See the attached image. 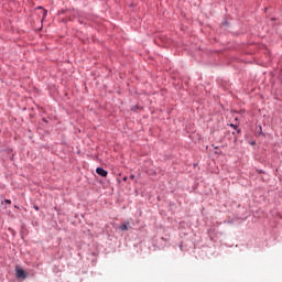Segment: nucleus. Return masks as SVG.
Listing matches in <instances>:
<instances>
[{"label":"nucleus","instance_id":"f257e3e1","mask_svg":"<svg viewBox=\"0 0 282 282\" xmlns=\"http://www.w3.org/2000/svg\"><path fill=\"white\" fill-rule=\"evenodd\" d=\"M95 172H97V174H99L102 177H106L108 172L105 171L102 167H97V170H95Z\"/></svg>","mask_w":282,"mask_h":282},{"label":"nucleus","instance_id":"f03ea898","mask_svg":"<svg viewBox=\"0 0 282 282\" xmlns=\"http://www.w3.org/2000/svg\"><path fill=\"white\" fill-rule=\"evenodd\" d=\"M17 276H18V279H25L26 278L25 271L22 270V269H18L17 270Z\"/></svg>","mask_w":282,"mask_h":282},{"label":"nucleus","instance_id":"7ed1b4c3","mask_svg":"<svg viewBox=\"0 0 282 282\" xmlns=\"http://www.w3.org/2000/svg\"><path fill=\"white\" fill-rule=\"evenodd\" d=\"M128 226H130L129 221H127L126 224L119 226V229H121L122 231H127L129 229Z\"/></svg>","mask_w":282,"mask_h":282},{"label":"nucleus","instance_id":"20e7f679","mask_svg":"<svg viewBox=\"0 0 282 282\" xmlns=\"http://www.w3.org/2000/svg\"><path fill=\"white\" fill-rule=\"evenodd\" d=\"M42 12H43V20H44L47 14V11L43 9Z\"/></svg>","mask_w":282,"mask_h":282},{"label":"nucleus","instance_id":"39448f33","mask_svg":"<svg viewBox=\"0 0 282 282\" xmlns=\"http://www.w3.org/2000/svg\"><path fill=\"white\" fill-rule=\"evenodd\" d=\"M4 203L10 205L12 202L10 199H6Z\"/></svg>","mask_w":282,"mask_h":282},{"label":"nucleus","instance_id":"423d86ee","mask_svg":"<svg viewBox=\"0 0 282 282\" xmlns=\"http://www.w3.org/2000/svg\"><path fill=\"white\" fill-rule=\"evenodd\" d=\"M230 127L237 129V126H235V124H230Z\"/></svg>","mask_w":282,"mask_h":282},{"label":"nucleus","instance_id":"0eeeda50","mask_svg":"<svg viewBox=\"0 0 282 282\" xmlns=\"http://www.w3.org/2000/svg\"><path fill=\"white\" fill-rule=\"evenodd\" d=\"M130 178H131V180H133V178H134V176H133V175H131V176H130Z\"/></svg>","mask_w":282,"mask_h":282},{"label":"nucleus","instance_id":"6e6552de","mask_svg":"<svg viewBox=\"0 0 282 282\" xmlns=\"http://www.w3.org/2000/svg\"><path fill=\"white\" fill-rule=\"evenodd\" d=\"M127 180H128L127 177L123 178L124 182H127Z\"/></svg>","mask_w":282,"mask_h":282}]
</instances>
